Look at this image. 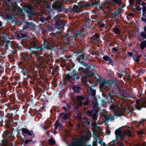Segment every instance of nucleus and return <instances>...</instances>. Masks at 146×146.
I'll return each instance as SVG.
<instances>
[{
	"mask_svg": "<svg viewBox=\"0 0 146 146\" xmlns=\"http://www.w3.org/2000/svg\"><path fill=\"white\" fill-rule=\"evenodd\" d=\"M61 15H56L54 18V21L55 22V24L59 28H62L65 25L66 23L62 19H60Z\"/></svg>",
	"mask_w": 146,
	"mask_h": 146,
	"instance_id": "nucleus-1",
	"label": "nucleus"
},
{
	"mask_svg": "<svg viewBox=\"0 0 146 146\" xmlns=\"http://www.w3.org/2000/svg\"><path fill=\"white\" fill-rule=\"evenodd\" d=\"M85 99L84 97L81 96H76V103L78 107L81 106L83 104L82 100Z\"/></svg>",
	"mask_w": 146,
	"mask_h": 146,
	"instance_id": "nucleus-2",
	"label": "nucleus"
},
{
	"mask_svg": "<svg viewBox=\"0 0 146 146\" xmlns=\"http://www.w3.org/2000/svg\"><path fill=\"white\" fill-rule=\"evenodd\" d=\"M84 140L83 139V137H81L80 139L76 140L72 146H84Z\"/></svg>",
	"mask_w": 146,
	"mask_h": 146,
	"instance_id": "nucleus-3",
	"label": "nucleus"
},
{
	"mask_svg": "<svg viewBox=\"0 0 146 146\" xmlns=\"http://www.w3.org/2000/svg\"><path fill=\"white\" fill-rule=\"evenodd\" d=\"M110 82L103 80L100 83V88L101 89L105 88L108 85H110L111 84V83Z\"/></svg>",
	"mask_w": 146,
	"mask_h": 146,
	"instance_id": "nucleus-4",
	"label": "nucleus"
},
{
	"mask_svg": "<svg viewBox=\"0 0 146 146\" xmlns=\"http://www.w3.org/2000/svg\"><path fill=\"white\" fill-rule=\"evenodd\" d=\"M52 7L53 8L56 9L58 12L61 10L62 4L60 3H54L53 4Z\"/></svg>",
	"mask_w": 146,
	"mask_h": 146,
	"instance_id": "nucleus-5",
	"label": "nucleus"
},
{
	"mask_svg": "<svg viewBox=\"0 0 146 146\" xmlns=\"http://www.w3.org/2000/svg\"><path fill=\"white\" fill-rule=\"evenodd\" d=\"M128 107H126L125 108L123 109L122 110H118L116 111L115 112L114 115L116 116H120L123 115L124 113V112L126 109H128Z\"/></svg>",
	"mask_w": 146,
	"mask_h": 146,
	"instance_id": "nucleus-6",
	"label": "nucleus"
},
{
	"mask_svg": "<svg viewBox=\"0 0 146 146\" xmlns=\"http://www.w3.org/2000/svg\"><path fill=\"white\" fill-rule=\"evenodd\" d=\"M69 117V115L67 114H64V113H62L60 114L58 118L60 120L64 119L65 120L68 119Z\"/></svg>",
	"mask_w": 146,
	"mask_h": 146,
	"instance_id": "nucleus-7",
	"label": "nucleus"
},
{
	"mask_svg": "<svg viewBox=\"0 0 146 146\" xmlns=\"http://www.w3.org/2000/svg\"><path fill=\"white\" fill-rule=\"evenodd\" d=\"M121 106V105L120 104L112 105L110 106V109L111 110L113 111L114 113L117 110L120 109Z\"/></svg>",
	"mask_w": 146,
	"mask_h": 146,
	"instance_id": "nucleus-8",
	"label": "nucleus"
},
{
	"mask_svg": "<svg viewBox=\"0 0 146 146\" xmlns=\"http://www.w3.org/2000/svg\"><path fill=\"white\" fill-rule=\"evenodd\" d=\"M82 7L81 6H75L73 8H71L70 9V11L71 12L78 13L79 12L80 9Z\"/></svg>",
	"mask_w": 146,
	"mask_h": 146,
	"instance_id": "nucleus-9",
	"label": "nucleus"
},
{
	"mask_svg": "<svg viewBox=\"0 0 146 146\" xmlns=\"http://www.w3.org/2000/svg\"><path fill=\"white\" fill-rule=\"evenodd\" d=\"M99 40V35L96 34L92 38L91 40L93 43H96Z\"/></svg>",
	"mask_w": 146,
	"mask_h": 146,
	"instance_id": "nucleus-10",
	"label": "nucleus"
},
{
	"mask_svg": "<svg viewBox=\"0 0 146 146\" xmlns=\"http://www.w3.org/2000/svg\"><path fill=\"white\" fill-rule=\"evenodd\" d=\"M123 134L124 135H121L120 136V137L121 139H123L125 137V135H127L128 136H130L131 135V133L130 131L129 130H125L123 132Z\"/></svg>",
	"mask_w": 146,
	"mask_h": 146,
	"instance_id": "nucleus-11",
	"label": "nucleus"
},
{
	"mask_svg": "<svg viewBox=\"0 0 146 146\" xmlns=\"http://www.w3.org/2000/svg\"><path fill=\"white\" fill-rule=\"evenodd\" d=\"M88 90V92L92 95L93 98H95V96L96 95L95 90H93L91 88H89V89Z\"/></svg>",
	"mask_w": 146,
	"mask_h": 146,
	"instance_id": "nucleus-12",
	"label": "nucleus"
},
{
	"mask_svg": "<svg viewBox=\"0 0 146 146\" xmlns=\"http://www.w3.org/2000/svg\"><path fill=\"white\" fill-rule=\"evenodd\" d=\"M103 58L104 61H106L108 64H110L112 62L111 59L108 56H104L103 57Z\"/></svg>",
	"mask_w": 146,
	"mask_h": 146,
	"instance_id": "nucleus-13",
	"label": "nucleus"
},
{
	"mask_svg": "<svg viewBox=\"0 0 146 146\" xmlns=\"http://www.w3.org/2000/svg\"><path fill=\"white\" fill-rule=\"evenodd\" d=\"M104 118L107 122H108L110 120H112L114 119L113 116L112 115H108L105 116Z\"/></svg>",
	"mask_w": 146,
	"mask_h": 146,
	"instance_id": "nucleus-14",
	"label": "nucleus"
},
{
	"mask_svg": "<svg viewBox=\"0 0 146 146\" xmlns=\"http://www.w3.org/2000/svg\"><path fill=\"white\" fill-rule=\"evenodd\" d=\"M111 1L116 3L119 5H121V0H107V3L110 4L111 3Z\"/></svg>",
	"mask_w": 146,
	"mask_h": 146,
	"instance_id": "nucleus-15",
	"label": "nucleus"
},
{
	"mask_svg": "<svg viewBox=\"0 0 146 146\" xmlns=\"http://www.w3.org/2000/svg\"><path fill=\"white\" fill-rule=\"evenodd\" d=\"M44 44V48H46L47 49H50L52 47V46L49 44H48L46 41H45Z\"/></svg>",
	"mask_w": 146,
	"mask_h": 146,
	"instance_id": "nucleus-16",
	"label": "nucleus"
},
{
	"mask_svg": "<svg viewBox=\"0 0 146 146\" xmlns=\"http://www.w3.org/2000/svg\"><path fill=\"white\" fill-rule=\"evenodd\" d=\"M71 79L72 80H78L79 79L78 74L75 73L71 76Z\"/></svg>",
	"mask_w": 146,
	"mask_h": 146,
	"instance_id": "nucleus-17",
	"label": "nucleus"
},
{
	"mask_svg": "<svg viewBox=\"0 0 146 146\" xmlns=\"http://www.w3.org/2000/svg\"><path fill=\"white\" fill-rule=\"evenodd\" d=\"M146 46V40L141 42L140 44V47L141 50H143Z\"/></svg>",
	"mask_w": 146,
	"mask_h": 146,
	"instance_id": "nucleus-18",
	"label": "nucleus"
},
{
	"mask_svg": "<svg viewBox=\"0 0 146 146\" xmlns=\"http://www.w3.org/2000/svg\"><path fill=\"white\" fill-rule=\"evenodd\" d=\"M72 88L75 92L78 93L80 90V88L77 86H74Z\"/></svg>",
	"mask_w": 146,
	"mask_h": 146,
	"instance_id": "nucleus-19",
	"label": "nucleus"
},
{
	"mask_svg": "<svg viewBox=\"0 0 146 146\" xmlns=\"http://www.w3.org/2000/svg\"><path fill=\"white\" fill-rule=\"evenodd\" d=\"M92 127L96 131L98 130L99 129L98 127L96 125V124L95 122H94L92 124Z\"/></svg>",
	"mask_w": 146,
	"mask_h": 146,
	"instance_id": "nucleus-20",
	"label": "nucleus"
},
{
	"mask_svg": "<svg viewBox=\"0 0 146 146\" xmlns=\"http://www.w3.org/2000/svg\"><path fill=\"white\" fill-rule=\"evenodd\" d=\"M136 105H135V108H136L138 110H140L141 109V107L139 106V100H136Z\"/></svg>",
	"mask_w": 146,
	"mask_h": 146,
	"instance_id": "nucleus-21",
	"label": "nucleus"
},
{
	"mask_svg": "<svg viewBox=\"0 0 146 146\" xmlns=\"http://www.w3.org/2000/svg\"><path fill=\"white\" fill-rule=\"evenodd\" d=\"M62 126L58 122H56L55 123V130H56L58 128L60 129L62 127Z\"/></svg>",
	"mask_w": 146,
	"mask_h": 146,
	"instance_id": "nucleus-22",
	"label": "nucleus"
},
{
	"mask_svg": "<svg viewBox=\"0 0 146 146\" xmlns=\"http://www.w3.org/2000/svg\"><path fill=\"white\" fill-rule=\"evenodd\" d=\"M48 141L50 145H53L55 144V142L54 140L52 139H49Z\"/></svg>",
	"mask_w": 146,
	"mask_h": 146,
	"instance_id": "nucleus-23",
	"label": "nucleus"
},
{
	"mask_svg": "<svg viewBox=\"0 0 146 146\" xmlns=\"http://www.w3.org/2000/svg\"><path fill=\"white\" fill-rule=\"evenodd\" d=\"M31 46L32 48H38L37 47L35 43L34 42H32L31 43Z\"/></svg>",
	"mask_w": 146,
	"mask_h": 146,
	"instance_id": "nucleus-24",
	"label": "nucleus"
},
{
	"mask_svg": "<svg viewBox=\"0 0 146 146\" xmlns=\"http://www.w3.org/2000/svg\"><path fill=\"white\" fill-rule=\"evenodd\" d=\"M92 104L93 105V107L95 108H96L95 109L96 110V109H97V106H98V104L97 103V100H95V102H92Z\"/></svg>",
	"mask_w": 146,
	"mask_h": 146,
	"instance_id": "nucleus-25",
	"label": "nucleus"
},
{
	"mask_svg": "<svg viewBox=\"0 0 146 146\" xmlns=\"http://www.w3.org/2000/svg\"><path fill=\"white\" fill-rule=\"evenodd\" d=\"M113 32L117 34L120 32L119 30L117 28H114L113 29Z\"/></svg>",
	"mask_w": 146,
	"mask_h": 146,
	"instance_id": "nucleus-26",
	"label": "nucleus"
},
{
	"mask_svg": "<svg viewBox=\"0 0 146 146\" xmlns=\"http://www.w3.org/2000/svg\"><path fill=\"white\" fill-rule=\"evenodd\" d=\"M141 35L143 38H146V33L144 31H143L141 33Z\"/></svg>",
	"mask_w": 146,
	"mask_h": 146,
	"instance_id": "nucleus-27",
	"label": "nucleus"
},
{
	"mask_svg": "<svg viewBox=\"0 0 146 146\" xmlns=\"http://www.w3.org/2000/svg\"><path fill=\"white\" fill-rule=\"evenodd\" d=\"M121 133V131L119 129H118L116 130L115 132V134L118 135H119Z\"/></svg>",
	"mask_w": 146,
	"mask_h": 146,
	"instance_id": "nucleus-28",
	"label": "nucleus"
},
{
	"mask_svg": "<svg viewBox=\"0 0 146 146\" xmlns=\"http://www.w3.org/2000/svg\"><path fill=\"white\" fill-rule=\"evenodd\" d=\"M28 129L26 128H22V132L23 133H27L28 131Z\"/></svg>",
	"mask_w": 146,
	"mask_h": 146,
	"instance_id": "nucleus-29",
	"label": "nucleus"
},
{
	"mask_svg": "<svg viewBox=\"0 0 146 146\" xmlns=\"http://www.w3.org/2000/svg\"><path fill=\"white\" fill-rule=\"evenodd\" d=\"M133 14L132 13H129L127 16V19H131L133 17Z\"/></svg>",
	"mask_w": 146,
	"mask_h": 146,
	"instance_id": "nucleus-30",
	"label": "nucleus"
},
{
	"mask_svg": "<svg viewBox=\"0 0 146 146\" xmlns=\"http://www.w3.org/2000/svg\"><path fill=\"white\" fill-rule=\"evenodd\" d=\"M141 106L142 107H146V100L141 103Z\"/></svg>",
	"mask_w": 146,
	"mask_h": 146,
	"instance_id": "nucleus-31",
	"label": "nucleus"
},
{
	"mask_svg": "<svg viewBox=\"0 0 146 146\" xmlns=\"http://www.w3.org/2000/svg\"><path fill=\"white\" fill-rule=\"evenodd\" d=\"M83 72L85 73L86 74H88V73L89 72V71L88 69L87 68L83 70Z\"/></svg>",
	"mask_w": 146,
	"mask_h": 146,
	"instance_id": "nucleus-32",
	"label": "nucleus"
},
{
	"mask_svg": "<svg viewBox=\"0 0 146 146\" xmlns=\"http://www.w3.org/2000/svg\"><path fill=\"white\" fill-rule=\"evenodd\" d=\"M112 51L113 53H115L117 51V50L116 47H114L112 49Z\"/></svg>",
	"mask_w": 146,
	"mask_h": 146,
	"instance_id": "nucleus-33",
	"label": "nucleus"
},
{
	"mask_svg": "<svg viewBox=\"0 0 146 146\" xmlns=\"http://www.w3.org/2000/svg\"><path fill=\"white\" fill-rule=\"evenodd\" d=\"M32 141V140H28V139H26L25 141V144H28L29 142L31 141Z\"/></svg>",
	"mask_w": 146,
	"mask_h": 146,
	"instance_id": "nucleus-34",
	"label": "nucleus"
},
{
	"mask_svg": "<svg viewBox=\"0 0 146 146\" xmlns=\"http://www.w3.org/2000/svg\"><path fill=\"white\" fill-rule=\"evenodd\" d=\"M137 132L138 134L140 135L142 134L143 133V131L142 130H140L139 131H137Z\"/></svg>",
	"mask_w": 146,
	"mask_h": 146,
	"instance_id": "nucleus-35",
	"label": "nucleus"
},
{
	"mask_svg": "<svg viewBox=\"0 0 146 146\" xmlns=\"http://www.w3.org/2000/svg\"><path fill=\"white\" fill-rule=\"evenodd\" d=\"M146 7L145 6H143L142 8L143 13L146 12Z\"/></svg>",
	"mask_w": 146,
	"mask_h": 146,
	"instance_id": "nucleus-36",
	"label": "nucleus"
},
{
	"mask_svg": "<svg viewBox=\"0 0 146 146\" xmlns=\"http://www.w3.org/2000/svg\"><path fill=\"white\" fill-rule=\"evenodd\" d=\"M19 38H25V35L23 34H20V35H19Z\"/></svg>",
	"mask_w": 146,
	"mask_h": 146,
	"instance_id": "nucleus-37",
	"label": "nucleus"
},
{
	"mask_svg": "<svg viewBox=\"0 0 146 146\" xmlns=\"http://www.w3.org/2000/svg\"><path fill=\"white\" fill-rule=\"evenodd\" d=\"M89 76H91L93 75V73L89 71L88 73L87 74Z\"/></svg>",
	"mask_w": 146,
	"mask_h": 146,
	"instance_id": "nucleus-38",
	"label": "nucleus"
},
{
	"mask_svg": "<svg viewBox=\"0 0 146 146\" xmlns=\"http://www.w3.org/2000/svg\"><path fill=\"white\" fill-rule=\"evenodd\" d=\"M140 56H141V55H139L135 59V61L136 62H139V58L140 57Z\"/></svg>",
	"mask_w": 146,
	"mask_h": 146,
	"instance_id": "nucleus-39",
	"label": "nucleus"
},
{
	"mask_svg": "<svg viewBox=\"0 0 146 146\" xmlns=\"http://www.w3.org/2000/svg\"><path fill=\"white\" fill-rule=\"evenodd\" d=\"M66 78L68 80L70 79H71V76H70L69 75H68L66 76Z\"/></svg>",
	"mask_w": 146,
	"mask_h": 146,
	"instance_id": "nucleus-40",
	"label": "nucleus"
},
{
	"mask_svg": "<svg viewBox=\"0 0 146 146\" xmlns=\"http://www.w3.org/2000/svg\"><path fill=\"white\" fill-rule=\"evenodd\" d=\"M143 17L142 18H146V12L143 13Z\"/></svg>",
	"mask_w": 146,
	"mask_h": 146,
	"instance_id": "nucleus-41",
	"label": "nucleus"
},
{
	"mask_svg": "<svg viewBox=\"0 0 146 146\" xmlns=\"http://www.w3.org/2000/svg\"><path fill=\"white\" fill-rule=\"evenodd\" d=\"M129 111V113H132L133 111H134V109L133 108H132L131 109L130 108H129V109H128Z\"/></svg>",
	"mask_w": 146,
	"mask_h": 146,
	"instance_id": "nucleus-42",
	"label": "nucleus"
},
{
	"mask_svg": "<svg viewBox=\"0 0 146 146\" xmlns=\"http://www.w3.org/2000/svg\"><path fill=\"white\" fill-rule=\"evenodd\" d=\"M134 0H129V3L131 5H133L134 3Z\"/></svg>",
	"mask_w": 146,
	"mask_h": 146,
	"instance_id": "nucleus-43",
	"label": "nucleus"
},
{
	"mask_svg": "<svg viewBox=\"0 0 146 146\" xmlns=\"http://www.w3.org/2000/svg\"><path fill=\"white\" fill-rule=\"evenodd\" d=\"M89 102L88 100H87L86 102H84V104L85 105H86L88 104Z\"/></svg>",
	"mask_w": 146,
	"mask_h": 146,
	"instance_id": "nucleus-44",
	"label": "nucleus"
},
{
	"mask_svg": "<svg viewBox=\"0 0 146 146\" xmlns=\"http://www.w3.org/2000/svg\"><path fill=\"white\" fill-rule=\"evenodd\" d=\"M92 117L94 119H96V114L92 116Z\"/></svg>",
	"mask_w": 146,
	"mask_h": 146,
	"instance_id": "nucleus-45",
	"label": "nucleus"
},
{
	"mask_svg": "<svg viewBox=\"0 0 146 146\" xmlns=\"http://www.w3.org/2000/svg\"><path fill=\"white\" fill-rule=\"evenodd\" d=\"M96 142H97V140H96V141H94L93 143V146H97V143Z\"/></svg>",
	"mask_w": 146,
	"mask_h": 146,
	"instance_id": "nucleus-46",
	"label": "nucleus"
},
{
	"mask_svg": "<svg viewBox=\"0 0 146 146\" xmlns=\"http://www.w3.org/2000/svg\"><path fill=\"white\" fill-rule=\"evenodd\" d=\"M27 134L28 135H32L31 132L29 130H28Z\"/></svg>",
	"mask_w": 146,
	"mask_h": 146,
	"instance_id": "nucleus-47",
	"label": "nucleus"
},
{
	"mask_svg": "<svg viewBox=\"0 0 146 146\" xmlns=\"http://www.w3.org/2000/svg\"><path fill=\"white\" fill-rule=\"evenodd\" d=\"M105 26L104 24H102L100 25V28H102L104 27Z\"/></svg>",
	"mask_w": 146,
	"mask_h": 146,
	"instance_id": "nucleus-48",
	"label": "nucleus"
},
{
	"mask_svg": "<svg viewBox=\"0 0 146 146\" xmlns=\"http://www.w3.org/2000/svg\"><path fill=\"white\" fill-rule=\"evenodd\" d=\"M127 54L130 56H132L133 54V53L131 52H129Z\"/></svg>",
	"mask_w": 146,
	"mask_h": 146,
	"instance_id": "nucleus-49",
	"label": "nucleus"
},
{
	"mask_svg": "<svg viewBox=\"0 0 146 146\" xmlns=\"http://www.w3.org/2000/svg\"><path fill=\"white\" fill-rule=\"evenodd\" d=\"M136 9L137 11H140L141 10V9L140 8V7H137L136 8Z\"/></svg>",
	"mask_w": 146,
	"mask_h": 146,
	"instance_id": "nucleus-50",
	"label": "nucleus"
},
{
	"mask_svg": "<svg viewBox=\"0 0 146 146\" xmlns=\"http://www.w3.org/2000/svg\"><path fill=\"white\" fill-rule=\"evenodd\" d=\"M141 20L142 21H144L145 23H146V18H141Z\"/></svg>",
	"mask_w": 146,
	"mask_h": 146,
	"instance_id": "nucleus-51",
	"label": "nucleus"
},
{
	"mask_svg": "<svg viewBox=\"0 0 146 146\" xmlns=\"http://www.w3.org/2000/svg\"><path fill=\"white\" fill-rule=\"evenodd\" d=\"M104 6V4H102V5L100 7V9H101Z\"/></svg>",
	"mask_w": 146,
	"mask_h": 146,
	"instance_id": "nucleus-52",
	"label": "nucleus"
},
{
	"mask_svg": "<svg viewBox=\"0 0 146 146\" xmlns=\"http://www.w3.org/2000/svg\"><path fill=\"white\" fill-rule=\"evenodd\" d=\"M146 5L145 3L144 2H143L141 4V5L143 6H145Z\"/></svg>",
	"mask_w": 146,
	"mask_h": 146,
	"instance_id": "nucleus-53",
	"label": "nucleus"
},
{
	"mask_svg": "<svg viewBox=\"0 0 146 146\" xmlns=\"http://www.w3.org/2000/svg\"><path fill=\"white\" fill-rule=\"evenodd\" d=\"M102 103L103 105L105 104H106V102H105V101L104 100H102Z\"/></svg>",
	"mask_w": 146,
	"mask_h": 146,
	"instance_id": "nucleus-54",
	"label": "nucleus"
},
{
	"mask_svg": "<svg viewBox=\"0 0 146 146\" xmlns=\"http://www.w3.org/2000/svg\"><path fill=\"white\" fill-rule=\"evenodd\" d=\"M141 0H137V3L138 4H140Z\"/></svg>",
	"mask_w": 146,
	"mask_h": 146,
	"instance_id": "nucleus-55",
	"label": "nucleus"
},
{
	"mask_svg": "<svg viewBox=\"0 0 146 146\" xmlns=\"http://www.w3.org/2000/svg\"><path fill=\"white\" fill-rule=\"evenodd\" d=\"M144 31L146 33V26L144 27Z\"/></svg>",
	"mask_w": 146,
	"mask_h": 146,
	"instance_id": "nucleus-56",
	"label": "nucleus"
},
{
	"mask_svg": "<svg viewBox=\"0 0 146 146\" xmlns=\"http://www.w3.org/2000/svg\"><path fill=\"white\" fill-rule=\"evenodd\" d=\"M69 125L70 126H72V124H71V123H70V122H69Z\"/></svg>",
	"mask_w": 146,
	"mask_h": 146,
	"instance_id": "nucleus-57",
	"label": "nucleus"
},
{
	"mask_svg": "<svg viewBox=\"0 0 146 146\" xmlns=\"http://www.w3.org/2000/svg\"><path fill=\"white\" fill-rule=\"evenodd\" d=\"M2 25V23L0 21V27H1Z\"/></svg>",
	"mask_w": 146,
	"mask_h": 146,
	"instance_id": "nucleus-58",
	"label": "nucleus"
},
{
	"mask_svg": "<svg viewBox=\"0 0 146 146\" xmlns=\"http://www.w3.org/2000/svg\"><path fill=\"white\" fill-rule=\"evenodd\" d=\"M63 108H64V109L65 110H66V108L65 107H63Z\"/></svg>",
	"mask_w": 146,
	"mask_h": 146,
	"instance_id": "nucleus-59",
	"label": "nucleus"
},
{
	"mask_svg": "<svg viewBox=\"0 0 146 146\" xmlns=\"http://www.w3.org/2000/svg\"><path fill=\"white\" fill-rule=\"evenodd\" d=\"M2 113H1V111L0 110V115H1V114Z\"/></svg>",
	"mask_w": 146,
	"mask_h": 146,
	"instance_id": "nucleus-60",
	"label": "nucleus"
},
{
	"mask_svg": "<svg viewBox=\"0 0 146 146\" xmlns=\"http://www.w3.org/2000/svg\"><path fill=\"white\" fill-rule=\"evenodd\" d=\"M41 20L42 21H43V19L42 18H41Z\"/></svg>",
	"mask_w": 146,
	"mask_h": 146,
	"instance_id": "nucleus-61",
	"label": "nucleus"
},
{
	"mask_svg": "<svg viewBox=\"0 0 146 146\" xmlns=\"http://www.w3.org/2000/svg\"><path fill=\"white\" fill-rule=\"evenodd\" d=\"M54 134H55V133H56V131H54Z\"/></svg>",
	"mask_w": 146,
	"mask_h": 146,
	"instance_id": "nucleus-62",
	"label": "nucleus"
},
{
	"mask_svg": "<svg viewBox=\"0 0 146 146\" xmlns=\"http://www.w3.org/2000/svg\"><path fill=\"white\" fill-rule=\"evenodd\" d=\"M40 62H42V60H41V61L40 60Z\"/></svg>",
	"mask_w": 146,
	"mask_h": 146,
	"instance_id": "nucleus-63",
	"label": "nucleus"
},
{
	"mask_svg": "<svg viewBox=\"0 0 146 146\" xmlns=\"http://www.w3.org/2000/svg\"><path fill=\"white\" fill-rule=\"evenodd\" d=\"M42 48V49H43V48Z\"/></svg>",
	"mask_w": 146,
	"mask_h": 146,
	"instance_id": "nucleus-64",
	"label": "nucleus"
}]
</instances>
